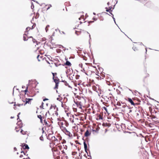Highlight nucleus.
I'll return each instance as SVG.
<instances>
[{
  "label": "nucleus",
  "mask_w": 159,
  "mask_h": 159,
  "mask_svg": "<svg viewBox=\"0 0 159 159\" xmlns=\"http://www.w3.org/2000/svg\"><path fill=\"white\" fill-rule=\"evenodd\" d=\"M84 16H81L80 18H79V20H80L81 19H82L84 20Z\"/></svg>",
  "instance_id": "obj_39"
},
{
  "label": "nucleus",
  "mask_w": 159,
  "mask_h": 159,
  "mask_svg": "<svg viewBox=\"0 0 159 159\" xmlns=\"http://www.w3.org/2000/svg\"><path fill=\"white\" fill-rule=\"evenodd\" d=\"M93 19L94 20H96V19L95 18H93Z\"/></svg>",
  "instance_id": "obj_57"
},
{
  "label": "nucleus",
  "mask_w": 159,
  "mask_h": 159,
  "mask_svg": "<svg viewBox=\"0 0 159 159\" xmlns=\"http://www.w3.org/2000/svg\"><path fill=\"white\" fill-rule=\"evenodd\" d=\"M135 48H136L135 47H133V49H134V51H135V50L134 49H135Z\"/></svg>",
  "instance_id": "obj_53"
},
{
  "label": "nucleus",
  "mask_w": 159,
  "mask_h": 159,
  "mask_svg": "<svg viewBox=\"0 0 159 159\" xmlns=\"http://www.w3.org/2000/svg\"><path fill=\"white\" fill-rule=\"evenodd\" d=\"M52 149L53 152H56L57 150V147H54L53 148H52Z\"/></svg>",
  "instance_id": "obj_29"
},
{
  "label": "nucleus",
  "mask_w": 159,
  "mask_h": 159,
  "mask_svg": "<svg viewBox=\"0 0 159 159\" xmlns=\"http://www.w3.org/2000/svg\"><path fill=\"white\" fill-rule=\"evenodd\" d=\"M90 134V133H89V130H86V132L85 133L84 135L86 137H88L89 136Z\"/></svg>",
  "instance_id": "obj_20"
},
{
  "label": "nucleus",
  "mask_w": 159,
  "mask_h": 159,
  "mask_svg": "<svg viewBox=\"0 0 159 159\" xmlns=\"http://www.w3.org/2000/svg\"><path fill=\"white\" fill-rule=\"evenodd\" d=\"M94 80H92V82H94Z\"/></svg>",
  "instance_id": "obj_63"
},
{
  "label": "nucleus",
  "mask_w": 159,
  "mask_h": 159,
  "mask_svg": "<svg viewBox=\"0 0 159 159\" xmlns=\"http://www.w3.org/2000/svg\"><path fill=\"white\" fill-rule=\"evenodd\" d=\"M25 33H25L23 35V39L25 41L27 40H28V39H27V36Z\"/></svg>",
  "instance_id": "obj_22"
},
{
  "label": "nucleus",
  "mask_w": 159,
  "mask_h": 159,
  "mask_svg": "<svg viewBox=\"0 0 159 159\" xmlns=\"http://www.w3.org/2000/svg\"><path fill=\"white\" fill-rule=\"evenodd\" d=\"M61 152H62V153H65V152L64 151V150H61Z\"/></svg>",
  "instance_id": "obj_54"
},
{
  "label": "nucleus",
  "mask_w": 159,
  "mask_h": 159,
  "mask_svg": "<svg viewBox=\"0 0 159 159\" xmlns=\"http://www.w3.org/2000/svg\"><path fill=\"white\" fill-rule=\"evenodd\" d=\"M149 74L147 73H145V75L144 76V79H145L146 78L149 77Z\"/></svg>",
  "instance_id": "obj_31"
},
{
  "label": "nucleus",
  "mask_w": 159,
  "mask_h": 159,
  "mask_svg": "<svg viewBox=\"0 0 159 159\" xmlns=\"http://www.w3.org/2000/svg\"><path fill=\"white\" fill-rule=\"evenodd\" d=\"M17 149L16 148H14V150H15V151H16V150Z\"/></svg>",
  "instance_id": "obj_56"
},
{
  "label": "nucleus",
  "mask_w": 159,
  "mask_h": 159,
  "mask_svg": "<svg viewBox=\"0 0 159 159\" xmlns=\"http://www.w3.org/2000/svg\"><path fill=\"white\" fill-rule=\"evenodd\" d=\"M43 102H42V105H41V106H40V107H42V106H43Z\"/></svg>",
  "instance_id": "obj_59"
},
{
  "label": "nucleus",
  "mask_w": 159,
  "mask_h": 159,
  "mask_svg": "<svg viewBox=\"0 0 159 159\" xmlns=\"http://www.w3.org/2000/svg\"><path fill=\"white\" fill-rule=\"evenodd\" d=\"M58 111V108L56 106H52L51 107L50 109V111L52 113L53 115L57 116L58 114L57 111Z\"/></svg>",
  "instance_id": "obj_4"
},
{
  "label": "nucleus",
  "mask_w": 159,
  "mask_h": 159,
  "mask_svg": "<svg viewBox=\"0 0 159 159\" xmlns=\"http://www.w3.org/2000/svg\"><path fill=\"white\" fill-rule=\"evenodd\" d=\"M39 14L38 13H37L36 14V18H38L39 17Z\"/></svg>",
  "instance_id": "obj_44"
},
{
  "label": "nucleus",
  "mask_w": 159,
  "mask_h": 159,
  "mask_svg": "<svg viewBox=\"0 0 159 159\" xmlns=\"http://www.w3.org/2000/svg\"><path fill=\"white\" fill-rule=\"evenodd\" d=\"M112 8V7H109V9H111V10Z\"/></svg>",
  "instance_id": "obj_61"
},
{
  "label": "nucleus",
  "mask_w": 159,
  "mask_h": 159,
  "mask_svg": "<svg viewBox=\"0 0 159 159\" xmlns=\"http://www.w3.org/2000/svg\"><path fill=\"white\" fill-rule=\"evenodd\" d=\"M39 118L40 119V121L41 123H42V124L43 123V118Z\"/></svg>",
  "instance_id": "obj_42"
},
{
  "label": "nucleus",
  "mask_w": 159,
  "mask_h": 159,
  "mask_svg": "<svg viewBox=\"0 0 159 159\" xmlns=\"http://www.w3.org/2000/svg\"><path fill=\"white\" fill-rule=\"evenodd\" d=\"M75 104L76 105L77 107L79 108H81L84 105H81V104H79L77 103V102H75Z\"/></svg>",
  "instance_id": "obj_16"
},
{
  "label": "nucleus",
  "mask_w": 159,
  "mask_h": 159,
  "mask_svg": "<svg viewBox=\"0 0 159 159\" xmlns=\"http://www.w3.org/2000/svg\"><path fill=\"white\" fill-rule=\"evenodd\" d=\"M108 97L111 99H113L114 98L113 96L111 93L109 94Z\"/></svg>",
  "instance_id": "obj_34"
},
{
  "label": "nucleus",
  "mask_w": 159,
  "mask_h": 159,
  "mask_svg": "<svg viewBox=\"0 0 159 159\" xmlns=\"http://www.w3.org/2000/svg\"><path fill=\"white\" fill-rule=\"evenodd\" d=\"M84 149L86 150L87 148V145L86 143H85V142H84Z\"/></svg>",
  "instance_id": "obj_32"
},
{
  "label": "nucleus",
  "mask_w": 159,
  "mask_h": 159,
  "mask_svg": "<svg viewBox=\"0 0 159 159\" xmlns=\"http://www.w3.org/2000/svg\"><path fill=\"white\" fill-rule=\"evenodd\" d=\"M73 110L74 111H77V109L76 108H75L74 107H73Z\"/></svg>",
  "instance_id": "obj_47"
},
{
  "label": "nucleus",
  "mask_w": 159,
  "mask_h": 159,
  "mask_svg": "<svg viewBox=\"0 0 159 159\" xmlns=\"http://www.w3.org/2000/svg\"><path fill=\"white\" fill-rule=\"evenodd\" d=\"M58 124L60 127L61 130L66 128L69 125V124L66 121H61L58 122Z\"/></svg>",
  "instance_id": "obj_2"
},
{
  "label": "nucleus",
  "mask_w": 159,
  "mask_h": 159,
  "mask_svg": "<svg viewBox=\"0 0 159 159\" xmlns=\"http://www.w3.org/2000/svg\"><path fill=\"white\" fill-rule=\"evenodd\" d=\"M93 22H94L93 21H90L89 22V23H93Z\"/></svg>",
  "instance_id": "obj_55"
},
{
  "label": "nucleus",
  "mask_w": 159,
  "mask_h": 159,
  "mask_svg": "<svg viewBox=\"0 0 159 159\" xmlns=\"http://www.w3.org/2000/svg\"><path fill=\"white\" fill-rule=\"evenodd\" d=\"M59 98H57V100H59Z\"/></svg>",
  "instance_id": "obj_64"
},
{
  "label": "nucleus",
  "mask_w": 159,
  "mask_h": 159,
  "mask_svg": "<svg viewBox=\"0 0 159 159\" xmlns=\"http://www.w3.org/2000/svg\"><path fill=\"white\" fill-rule=\"evenodd\" d=\"M61 106L62 107H63L64 109H66V104L65 103H62Z\"/></svg>",
  "instance_id": "obj_30"
},
{
  "label": "nucleus",
  "mask_w": 159,
  "mask_h": 159,
  "mask_svg": "<svg viewBox=\"0 0 159 159\" xmlns=\"http://www.w3.org/2000/svg\"><path fill=\"white\" fill-rule=\"evenodd\" d=\"M65 65L68 66H71V63L68 61H66V62L65 64Z\"/></svg>",
  "instance_id": "obj_23"
},
{
  "label": "nucleus",
  "mask_w": 159,
  "mask_h": 159,
  "mask_svg": "<svg viewBox=\"0 0 159 159\" xmlns=\"http://www.w3.org/2000/svg\"><path fill=\"white\" fill-rule=\"evenodd\" d=\"M49 27V25H47L46 28H45V30H46V32H47V31L48 30V28Z\"/></svg>",
  "instance_id": "obj_36"
},
{
  "label": "nucleus",
  "mask_w": 159,
  "mask_h": 159,
  "mask_svg": "<svg viewBox=\"0 0 159 159\" xmlns=\"http://www.w3.org/2000/svg\"><path fill=\"white\" fill-rule=\"evenodd\" d=\"M58 149L61 150L62 148V147L60 145H58Z\"/></svg>",
  "instance_id": "obj_35"
},
{
  "label": "nucleus",
  "mask_w": 159,
  "mask_h": 159,
  "mask_svg": "<svg viewBox=\"0 0 159 159\" xmlns=\"http://www.w3.org/2000/svg\"><path fill=\"white\" fill-rule=\"evenodd\" d=\"M20 113H19L18 114V115H17V116H18V118H19V115L20 114Z\"/></svg>",
  "instance_id": "obj_60"
},
{
  "label": "nucleus",
  "mask_w": 159,
  "mask_h": 159,
  "mask_svg": "<svg viewBox=\"0 0 159 159\" xmlns=\"http://www.w3.org/2000/svg\"><path fill=\"white\" fill-rule=\"evenodd\" d=\"M48 114H49L48 111V112L45 111L44 110H42L40 112V114L38 115V118H43V119H45L47 117Z\"/></svg>",
  "instance_id": "obj_3"
},
{
  "label": "nucleus",
  "mask_w": 159,
  "mask_h": 159,
  "mask_svg": "<svg viewBox=\"0 0 159 159\" xmlns=\"http://www.w3.org/2000/svg\"><path fill=\"white\" fill-rule=\"evenodd\" d=\"M47 138L49 140L51 141L52 142H53L54 140H55V139H56V138L54 136H53L52 134H49L47 136Z\"/></svg>",
  "instance_id": "obj_7"
},
{
  "label": "nucleus",
  "mask_w": 159,
  "mask_h": 159,
  "mask_svg": "<svg viewBox=\"0 0 159 159\" xmlns=\"http://www.w3.org/2000/svg\"><path fill=\"white\" fill-rule=\"evenodd\" d=\"M79 76H79V75H76V77H75V78H76V79H79Z\"/></svg>",
  "instance_id": "obj_48"
},
{
  "label": "nucleus",
  "mask_w": 159,
  "mask_h": 159,
  "mask_svg": "<svg viewBox=\"0 0 159 159\" xmlns=\"http://www.w3.org/2000/svg\"><path fill=\"white\" fill-rule=\"evenodd\" d=\"M128 101L131 104V105L134 106L135 105V104L134 102L132 99H131L130 98H128Z\"/></svg>",
  "instance_id": "obj_19"
},
{
  "label": "nucleus",
  "mask_w": 159,
  "mask_h": 159,
  "mask_svg": "<svg viewBox=\"0 0 159 159\" xmlns=\"http://www.w3.org/2000/svg\"><path fill=\"white\" fill-rule=\"evenodd\" d=\"M28 39H30V40L31 41H32L33 43H36V44L37 45L38 44L37 43V42L36 40L35 39H34L32 38V37H30V38H29Z\"/></svg>",
  "instance_id": "obj_15"
},
{
  "label": "nucleus",
  "mask_w": 159,
  "mask_h": 159,
  "mask_svg": "<svg viewBox=\"0 0 159 159\" xmlns=\"http://www.w3.org/2000/svg\"><path fill=\"white\" fill-rule=\"evenodd\" d=\"M22 125H20L19 126V127H18L17 126L16 127L15 130L16 132H19L20 130V128L22 127Z\"/></svg>",
  "instance_id": "obj_17"
},
{
  "label": "nucleus",
  "mask_w": 159,
  "mask_h": 159,
  "mask_svg": "<svg viewBox=\"0 0 159 159\" xmlns=\"http://www.w3.org/2000/svg\"><path fill=\"white\" fill-rule=\"evenodd\" d=\"M61 50L59 49H57L56 50V51H57V52L58 53H60L61 52Z\"/></svg>",
  "instance_id": "obj_37"
},
{
  "label": "nucleus",
  "mask_w": 159,
  "mask_h": 159,
  "mask_svg": "<svg viewBox=\"0 0 159 159\" xmlns=\"http://www.w3.org/2000/svg\"><path fill=\"white\" fill-rule=\"evenodd\" d=\"M98 117H99V119H102V116H101L100 115H99Z\"/></svg>",
  "instance_id": "obj_46"
},
{
  "label": "nucleus",
  "mask_w": 159,
  "mask_h": 159,
  "mask_svg": "<svg viewBox=\"0 0 159 159\" xmlns=\"http://www.w3.org/2000/svg\"><path fill=\"white\" fill-rule=\"evenodd\" d=\"M55 140H54L53 142V143L54 144H55V143H56L58 145L60 143V141L58 140L57 138H56V139Z\"/></svg>",
  "instance_id": "obj_21"
},
{
  "label": "nucleus",
  "mask_w": 159,
  "mask_h": 159,
  "mask_svg": "<svg viewBox=\"0 0 159 159\" xmlns=\"http://www.w3.org/2000/svg\"><path fill=\"white\" fill-rule=\"evenodd\" d=\"M81 31L79 30H76L75 31V34L78 35H80L81 33Z\"/></svg>",
  "instance_id": "obj_24"
},
{
  "label": "nucleus",
  "mask_w": 159,
  "mask_h": 159,
  "mask_svg": "<svg viewBox=\"0 0 159 159\" xmlns=\"http://www.w3.org/2000/svg\"><path fill=\"white\" fill-rule=\"evenodd\" d=\"M60 33H61V34L63 33V34H65V32H64V31H61V32H60Z\"/></svg>",
  "instance_id": "obj_50"
},
{
  "label": "nucleus",
  "mask_w": 159,
  "mask_h": 159,
  "mask_svg": "<svg viewBox=\"0 0 159 159\" xmlns=\"http://www.w3.org/2000/svg\"><path fill=\"white\" fill-rule=\"evenodd\" d=\"M141 2L144 4V5L148 6L147 4L149 5L151 3L150 2L148 1H147L146 0H142Z\"/></svg>",
  "instance_id": "obj_10"
},
{
  "label": "nucleus",
  "mask_w": 159,
  "mask_h": 159,
  "mask_svg": "<svg viewBox=\"0 0 159 159\" xmlns=\"http://www.w3.org/2000/svg\"><path fill=\"white\" fill-rule=\"evenodd\" d=\"M65 147H64V148H65L66 150L67 149V146L66 145Z\"/></svg>",
  "instance_id": "obj_52"
},
{
  "label": "nucleus",
  "mask_w": 159,
  "mask_h": 159,
  "mask_svg": "<svg viewBox=\"0 0 159 159\" xmlns=\"http://www.w3.org/2000/svg\"><path fill=\"white\" fill-rule=\"evenodd\" d=\"M43 121V123H44L46 126L48 127H50L51 126V123L49 121L48 122L46 119H45Z\"/></svg>",
  "instance_id": "obj_11"
},
{
  "label": "nucleus",
  "mask_w": 159,
  "mask_h": 159,
  "mask_svg": "<svg viewBox=\"0 0 159 159\" xmlns=\"http://www.w3.org/2000/svg\"><path fill=\"white\" fill-rule=\"evenodd\" d=\"M52 75H53V77H52V79L53 80H55V79H58V77L56 76H55L56 75H57V73H52Z\"/></svg>",
  "instance_id": "obj_14"
},
{
  "label": "nucleus",
  "mask_w": 159,
  "mask_h": 159,
  "mask_svg": "<svg viewBox=\"0 0 159 159\" xmlns=\"http://www.w3.org/2000/svg\"><path fill=\"white\" fill-rule=\"evenodd\" d=\"M85 66H83V64L81 63H80L79 64V66L81 67V68L84 70V68L85 67Z\"/></svg>",
  "instance_id": "obj_27"
},
{
  "label": "nucleus",
  "mask_w": 159,
  "mask_h": 159,
  "mask_svg": "<svg viewBox=\"0 0 159 159\" xmlns=\"http://www.w3.org/2000/svg\"><path fill=\"white\" fill-rule=\"evenodd\" d=\"M35 25H34L32 26L31 28L30 27H28L26 28V31L25 32V33L26 32H28L30 29L32 30L34 28V26L35 27Z\"/></svg>",
  "instance_id": "obj_13"
},
{
  "label": "nucleus",
  "mask_w": 159,
  "mask_h": 159,
  "mask_svg": "<svg viewBox=\"0 0 159 159\" xmlns=\"http://www.w3.org/2000/svg\"><path fill=\"white\" fill-rule=\"evenodd\" d=\"M109 2H107V4L108 5H109Z\"/></svg>",
  "instance_id": "obj_62"
},
{
  "label": "nucleus",
  "mask_w": 159,
  "mask_h": 159,
  "mask_svg": "<svg viewBox=\"0 0 159 159\" xmlns=\"http://www.w3.org/2000/svg\"><path fill=\"white\" fill-rule=\"evenodd\" d=\"M51 6V5H50V7H49L48 8H47V10Z\"/></svg>",
  "instance_id": "obj_58"
},
{
  "label": "nucleus",
  "mask_w": 159,
  "mask_h": 159,
  "mask_svg": "<svg viewBox=\"0 0 159 159\" xmlns=\"http://www.w3.org/2000/svg\"><path fill=\"white\" fill-rule=\"evenodd\" d=\"M42 56H40V55H38L37 56V58L38 59V61H40L41 59H42Z\"/></svg>",
  "instance_id": "obj_28"
},
{
  "label": "nucleus",
  "mask_w": 159,
  "mask_h": 159,
  "mask_svg": "<svg viewBox=\"0 0 159 159\" xmlns=\"http://www.w3.org/2000/svg\"><path fill=\"white\" fill-rule=\"evenodd\" d=\"M107 84L109 85H110L111 84V82L109 81H107Z\"/></svg>",
  "instance_id": "obj_43"
},
{
  "label": "nucleus",
  "mask_w": 159,
  "mask_h": 159,
  "mask_svg": "<svg viewBox=\"0 0 159 159\" xmlns=\"http://www.w3.org/2000/svg\"><path fill=\"white\" fill-rule=\"evenodd\" d=\"M106 11L107 12H109L110 13H111V12L112 11V10H111V9H108L107 7H106Z\"/></svg>",
  "instance_id": "obj_33"
},
{
  "label": "nucleus",
  "mask_w": 159,
  "mask_h": 159,
  "mask_svg": "<svg viewBox=\"0 0 159 159\" xmlns=\"http://www.w3.org/2000/svg\"><path fill=\"white\" fill-rule=\"evenodd\" d=\"M116 105L118 106H120L121 105V104L119 102H117Z\"/></svg>",
  "instance_id": "obj_40"
},
{
  "label": "nucleus",
  "mask_w": 159,
  "mask_h": 159,
  "mask_svg": "<svg viewBox=\"0 0 159 159\" xmlns=\"http://www.w3.org/2000/svg\"><path fill=\"white\" fill-rule=\"evenodd\" d=\"M78 100L76 99L77 103L81 104V105H84L86 102L85 99L83 97L79 96H77Z\"/></svg>",
  "instance_id": "obj_5"
},
{
  "label": "nucleus",
  "mask_w": 159,
  "mask_h": 159,
  "mask_svg": "<svg viewBox=\"0 0 159 159\" xmlns=\"http://www.w3.org/2000/svg\"><path fill=\"white\" fill-rule=\"evenodd\" d=\"M28 86H27L26 87V89L24 91V92H25V94H27V95H28V93H27L28 92L30 93V92H28Z\"/></svg>",
  "instance_id": "obj_26"
},
{
  "label": "nucleus",
  "mask_w": 159,
  "mask_h": 159,
  "mask_svg": "<svg viewBox=\"0 0 159 159\" xmlns=\"http://www.w3.org/2000/svg\"><path fill=\"white\" fill-rule=\"evenodd\" d=\"M48 100V99H47V98H45V99H43V101H45L46 100Z\"/></svg>",
  "instance_id": "obj_49"
},
{
  "label": "nucleus",
  "mask_w": 159,
  "mask_h": 159,
  "mask_svg": "<svg viewBox=\"0 0 159 159\" xmlns=\"http://www.w3.org/2000/svg\"><path fill=\"white\" fill-rule=\"evenodd\" d=\"M23 157V155H22V154H21V155H20V157H21V158L22 157Z\"/></svg>",
  "instance_id": "obj_51"
},
{
  "label": "nucleus",
  "mask_w": 159,
  "mask_h": 159,
  "mask_svg": "<svg viewBox=\"0 0 159 159\" xmlns=\"http://www.w3.org/2000/svg\"><path fill=\"white\" fill-rule=\"evenodd\" d=\"M40 140H41L42 141H43V137L42 136H41L40 137Z\"/></svg>",
  "instance_id": "obj_45"
},
{
  "label": "nucleus",
  "mask_w": 159,
  "mask_h": 159,
  "mask_svg": "<svg viewBox=\"0 0 159 159\" xmlns=\"http://www.w3.org/2000/svg\"><path fill=\"white\" fill-rule=\"evenodd\" d=\"M54 82L55 83V86L54 87V89H57L58 88L59 84V83L60 81V80L59 79L54 80H53Z\"/></svg>",
  "instance_id": "obj_8"
},
{
  "label": "nucleus",
  "mask_w": 159,
  "mask_h": 159,
  "mask_svg": "<svg viewBox=\"0 0 159 159\" xmlns=\"http://www.w3.org/2000/svg\"><path fill=\"white\" fill-rule=\"evenodd\" d=\"M92 89L93 90L97 92H98V91L99 90V88L98 85H96V86L93 85L92 86Z\"/></svg>",
  "instance_id": "obj_12"
},
{
  "label": "nucleus",
  "mask_w": 159,
  "mask_h": 159,
  "mask_svg": "<svg viewBox=\"0 0 159 159\" xmlns=\"http://www.w3.org/2000/svg\"><path fill=\"white\" fill-rule=\"evenodd\" d=\"M32 100V98H25V103L24 104V105H25L27 104H31V101Z\"/></svg>",
  "instance_id": "obj_9"
},
{
  "label": "nucleus",
  "mask_w": 159,
  "mask_h": 159,
  "mask_svg": "<svg viewBox=\"0 0 159 159\" xmlns=\"http://www.w3.org/2000/svg\"><path fill=\"white\" fill-rule=\"evenodd\" d=\"M20 133L23 135H25L26 134L27 131H24L22 129L20 130Z\"/></svg>",
  "instance_id": "obj_25"
},
{
  "label": "nucleus",
  "mask_w": 159,
  "mask_h": 159,
  "mask_svg": "<svg viewBox=\"0 0 159 159\" xmlns=\"http://www.w3.org/2000/svg\"><path fill=\"white\" fill-rule=\"evenodd\" d=\"M102 110L103 109L105 110L107 112V108L106 107H103L102 108Z\"/></svg>",
  "instance_id": "obj_38"
},
{
  "label": "nucleus",
  "mask_w": 159,
  "mask_h": 159,
  "mask_svg": "<svg viewBox=\"0 0 159 159\" xmlns=\"http://www.w3.org/2000/svg\"><path fill=\"white\" fill-rule=\"evenodd\" d=\"M93 67L92 66H89L85 65V67L84 68V72L87 75L90 76L93 74L94 75H97L96 74L94 73L93 70Z\"/></svg>",
  "instance_id": "obj_1"
},
{
  "label": "nucleus",
  "mask_w": 159,
  "mask_h": 159,
  "mask_svg": "<svg viewBox=\"0 0 159 159\" xmlns=\"http://www.w3.org/2000/svg\"><path fill=\"white\" fill-rule=\"evenodd\" d=\"M14 103V105L15 106L14 107V109H16V106H18L19 107H20L21 106H22L23 105V104H17L16 105V103L15 102H12V103Z\"/></svg>",
  "instance_id": "obj_18"
},
{
  "label": "nucleus",
  "mask_w": 159,
  "mask_h": 159,
  "mask_svg": "<svg viewBox=\"0 0 159 159\" xmlns=\"http://www.w3.org/2000/svg\"><path fill=\"white\" fill-rule=\"evenodd\" d=\"M25 147L24 148H25V149H29V147L27 145H25Z\"/></svg>",
  "instance_id": "obj_41"
},
{
  "label": "nucleus",
  "mask_w": 159,
  "mask_h": 159,
  "mask_svg": "<svg viewBox=\"0 0 159 159\" xmlns=\"http://www.w3.org/2000/svg\"><path fill=\"white\" fill-rule=\"evenodd\" d=\"M66 135L68 136L69 137L71 138L72 137V134L67 130L66 128L62 130Z\"/></svg>",
  "instance_id": "obj_6"
}]
</instances>
